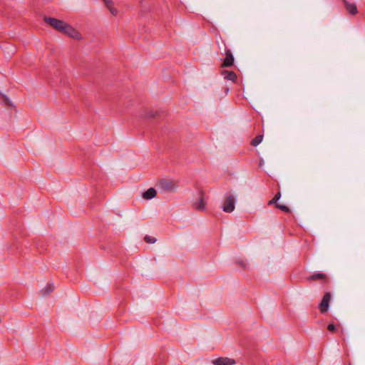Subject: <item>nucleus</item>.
I'll use <instances>...</instances> for the list:
<instances>
[{"mask_svg": "<svg viewBox=\"0 0 365 365\" xmlns=\"http://www.w3.org/2000/svg\"><path fill=\"white\" fill-rule=\"evenodd\" d=\"M222 43L223 44V46H224L225 58H224V60L221 64V67L222 68H228V67L233 66L235 58H234L232 51L230 49L226 48V44H225V42L224 40H222Z\"/></svg>", "mask_w": 365, "mask_h": 365, "instance_id": "f257e3e1", "label": "nucleus"}, {"mask_svg": "<svg viewBox=\"0 0 365 365\" xmlns=\"http://www.w3.org/2000/svg\"><path fill=\"white\" fill-rule=\"evenodd\" d=\"M158 187L162 190L173 192L178 187V183L172 180L162 179L158 182Z\"/></svg>", "mask_w": 365, "mask_h": 365, "instance_id": "f03ea898", "label": "nucleus"}, {"mask_svg": "<svg viewBox=\"0 0 365 365\" xmlns=\"http://www.w3.org/2000/svg\"><path fill=\"white\" fill-rule=\"evenodd\" d=\"M60 32L74 39L81 38V34L78 31H77L72 26L66 22L64 25L62 26V29L60 31Z\"/></svg>", "mask_w": 365, "mask_h": 365, "instance_id": "7ed1b4c3", "label": "nucleus"}, {"mask_svg": "<svg viewBox=\"0 0 365 365\" xmlns=\"http://www.w3.org/2000/svg\"><path fill=\"white\" fill-rule=\"evenodd\" d=\"M235 198L233 195H229L223 202L222 210L224 212L230 213L235 210Z\"/></svg>", "mask_w": 365, "mask_h": 365, "instance_id": "20e7f679", "label": "nucleus"}, {"mask_svg": "<svg viewBox=\"0 0 365 365\" xmlns=\"http://www.w3.org/2000/svg\"><path fill=\"white\" fill-rule=\"evenodd\" d=\"M43 21L59 32L65 24V21L53 17H44Z\"/></svg>", "mask_w": 365, "mask_h": 365, "instance_id": "39448f33", "label": "nucleus"}, {"mask_svg": "<svg viewBox=\"0 0 365 365\" xmlns=\"http://www.w3.org/2000/svg\"><path fill=\"white\" fill-rule=\"evenodd\" d=\"M331 298V296L329 292H326L324 294L322 299L319 305V309L322 314H324L328 312Z\"/></svg>", "mask_w": 365, "mask_h": 365, "instance_id": "423d86ee", "label": "nucleus"}, {"mask_svg": "<svg viewBox=\"0 0 365 365\" xmlns=\"http://www.w3.org/2000/svg\"><path fill=\"white\" fill-rule=\"evenodd\" d=\"M198 193L200 195L199 201L193 204V207L195 210H204L205 208V203L204 201L205 192L202 190H200Z\"/></svg>", "mask_w": 365, "mask_h": 365, "instance_id": "0eeeda50", "label": "nucleus"}, {"mask_svg": "<svg viewBox=\"0 0 365 365\" xmlns=\"http://www.w3.org/2000/svg\"><path fill=\"white\" fill-rule=\"evenodd\" d=\"M214 365H234L236 361L233 359L227 357H219L212 361Z\"/></svg>", "mask_w": 365, "mask_h": 365, "instance_id": "6e6552de", "label": "nucleus"}, {"mask_svg": "<svg viewBox=\"0 0 365 365\" xmlns=\"http://www.w3.org/2000/svg\"><path fill=\"white\" fill-rule=\"evenodd\" d=\"M345 9L347 11V12L351 15H356L358 14V9L356 4L354 3H350L347 0H342Z\"/></svg>", "mask_w": 365, "mask_h": 365, "instance_id": "1a4fd4ad", "label": "nucleus"}, {"mask_svg": "<svg viewBox=\"0 0 365 365\" xmlns=\"http://www.w3.org/2000/svg\"><path fill=\"white\" fill-rule=\"evenodd\" d=\"M307 280L312 282V281H316V280H322L325 283L328 282V277L327 274L324 273H314L309 277H307Z\"/></svg>", "mask_w": 365, "mask_h": 365, "instance_id": "9d476101", "label": "nucleus"}, {"mask_svg": "<svg viewBox=\"0 0 365 365\" xmlns=\"http://www.w3.org/2000/svg\"><path fill=\"white\" fill-rule=\"evenodd\" d=\"M221 75L224 77L225 80L231 81L233 83H235L237 80V76L235 72L232 71L222 70L220 72Z\"/></svg>", "mask_w": 365, "mask_h": 365, "instance_id": "9b49d317", "label": "nucleus"}, {"mask_svg": "<svg viewBox=\"0 0 365 365\" xmlns=\"http://www.w3.org/2000/svg\"><path fill=\"white\" fill-rule=\"evenodd\" d=\"M157 192L155 188L150 187L143 194V197L146 200H151L156 196Z\"/></svg>", "mask_w": 365, "mask_h": 365, "instance_id": "f8f14e48", "label": "nucleus"}, {"mask_svg": "<svg viewBox=\"0 0 365 365\" xmlns=\"http://www.w3.org/2000/svg\"><path fill=\"white\" fill-rule=\"evenodd\" d=\"M106 7L110 11V12L113 15L116 16L118 14V10L114 8V4L112 0H103Z\"/></svg>", "mask_w": 365, "mask_h": 365, "instance_id": "ddd939ff", "label": "nucleus"}, {"mask_svg": "<svg viewBox=\"0 0 365 365\" xmlns=\"http://www.w3.org/2000/svg\"><path fill=\"white\" fill-rule=\"evenodd\" d=\"M160 115V113L158 110H149L145 113V118H157Z\"/></svg>", "mask_w": 365, "mask_h": 365, "instance_id": "4468645a", "label": "nucleus"}, {"mask_svg": "<svg viewBox=\"0 0 365 365\" xmlns=\"http://www.w3.org/2000/svg\"><path fill=\"white\" fill-rule=\"evenodd\" d=\"M54 290V285L53 284H47L41 290L43 296H46Z\"/></svg>", "mask_w": 365, "mask_h": 365, "instance_id": "2eb2a0df", "label": "nucleus"}, {"mask_svg": "<svg viewBox=\"0 0 365 365\" xmlns=\"http://www.w3.org/2000/svg\"><path fill=\"white\" fill-rule=\"evenodd\" d=\"M1 96L3 103L6 106L11 107V108L14 107L12 102L6 96H5L4 94H1Z\"/></svg>", "mask_w": 365, "mask_h": 365, "instance_id": "dca6fc26", "label": "nucleus"}, {"mask_svg": "<svg viewBox=\"0 0 365 365\" xmlns=\"http://www.w3.org/2000/svg\"><path fill=\"white\" fill-rule=\"evenodd\" d=\"M262 135H258L255 138H254L251 141V145L252 146H257L258 145L262 140Z\"/></svg>", "mask_w": 365, "mask_h": 365, "instance_id": "f3484780", "label": "nucleus"}, {"mask_svg": "<svg viewBox=\"0 0 365 365\" xmlns=\"http://www.w3.org/2000/svg\"><path fill=\"white\" fill-rule=\"evenodd\" d=\"M144 240L146 243L153 244L156 242L157 240L155 237H151L149 235H145L144 237Z\"/></svg>", "mask_w": 365, "mask_h": 365, "instance_id": "a211bd4d", "label": "nucleus"}, {"mask_svg": "<svg viewBox=\"0 0 365 365\" xmlns=\"http://www.w3.org/2000/svg\"><path fill=\"white\" fill-rule=\"evenodd\" d=\"M276 207L287 213H289L291 212L290 209L287 206L284 205L276 204Z\"/></svg>", "mask_w": 365, "mask_h": 365, "instance_id": "6ab92c4d", "label": "nucleus"}, {"mask_svg": "<svg viewBox=\"0 0 365 365\" xmlns=\"http://www.w3.org/2000/svg\"><path fill=\"white\" fill-rule=\"evenodd\" d=\"M327 329L331 332H335L336 331V328L334 324H329Z\"/></svg>", "mask_w": 365, "mask_h": 365, "instance_id": "aec40b11", "label": "nucleus"}, {"mask_svg": "<svg viewBox=\"0 0 365 365\" xmlns=\"http://www.w3.org/2000/svg\"><path fill=\"white\" fill-rule=\"evenodd\" d=\"M237 264H238L240 267H242L243 269H246V264L243 260H239L237 262Z\"/></svg>", "mask_w": 365, "mask_h": 365, "instance_id": "412c9836", "label": "nucleus"}, {"mask_svg": "<svg viewBox=\"0 0 365 365\" xmlns=\"http://www.w3.org/2000/svg\"><path fill=\"white\" fill-rule=\"evenodd\" d=\"M281 197V192L279 191L277 192L275 195L274 196V199L276 200V201H278Z\"/></svg>", "mask_w": 365, "mask_h": 365, "instance_id": "4be33fe9", "label": "nucleus"}, {"mask_svg": "<svg viewBox=\"0 0 365 365\" xmlns=\"http://www.w3.org/2000/svg\"><path fill=\"white\" fill-rule=\"evenodd\" d=\"M276 204H278L277 203V201H276V200H274V198H272L271 200L269 201L268 202V205H274L276 206Z\"/></svg>", "mask_w": 365, "mask_h": 365, "instance_id": "5701e85b", "label": "nucleus"}, {"mask_svg": "<svg viewBox=\"0 0 365 365\" xmlns=\"http://www.w3.org/2000/svg\"><path fill=\"white\" fill-rule=\"evenodd\" d=\"M220 40L222 41V39L221 38ZM217 43L218 47H219L220 49L221 48V46H222L224 48L223 44L222 43H220L219 41H217Z\"/></svg>", "mask_w": 365, "mask_h": 365, "instance_id": "b1692460", "label": "nucleus"}]
</instances>
